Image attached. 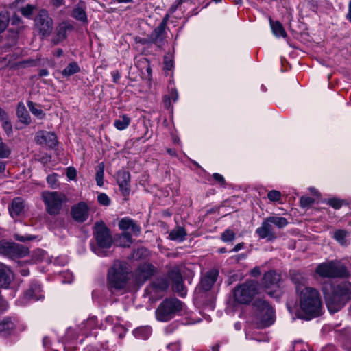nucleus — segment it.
<instances>
[{"label":"nucleus","mask_w":351,"mask_h":351,"mask_svg":"<svg viewBox=\"0 0 351 351\" xmlns=\"http://www.w3.org/2000/svg\"><path fill=\"white\" fill-rule=\"evenodd\" d=\"M322 292L328 311L335 313L351 300V283L344 280L335 285H324Z\"/></svg>","instance_id":"obj_1"},{"label":"nucleus","mask_w":351,"mask_h":351,"mask_svg":"<svg viewBox=\"0 0 351 351\" xmlns=\"http://www.w3.org/2000/svg\"><path fill=\"white\" fill-rule=\"evenodd\" d=\"M300 306L302 312L309 318L315 317L321 314L322 302L320 294L313 287H305L298 293Z\"/></svg>","instance_id":"obj_2"},{"label":"nucleus","mask_w":351,"mask_h":351,"mask_svg":"<svg viewBox=\"0 0 351 351\" xmlns=\"http://www.w3.org/2000/svg\"><path fill=\"white\" fill-rule=\"evenodd\" d=\"M130 269L125 262L117 261L108 270V285L110 290L125 289L129 280Z\"/></svg>","instance_id":"obj_3"},{"label":"nucleus","mask_w":351,"mask_h":351,"mask_svg":"<svg viewBox=\"0 0 351 351\" xmlns=\"http://www.w3.org/2000/svg\"><path fill=\"white\" fill-rule=\"evenodd\" d=\"M184 303L176 298H169L162 300L156 309V319L168 322L181 313Z\"/></svg>","instance_id":"obj_4"},{"label":"nucleus","mask_w":351,"mask_h":351,"mask_svg":"<svg viewBox=\"0 0 351 351\" xmlns=\"http://www.w3.org/2000/svg\"><path fill=\"white\" fill-rule=\"evenodd\" d=\"M94 237L97 247L94 250L95 254L100 256H105L104 249H108L112 245V237L109 228L103 221L96 222L94 226Z\"/></svg>","instance_id":"obj_5"},{"label":"nucleus","mask_w":351,"mask_h":351,"mask_svg":"<svg viewBox=\"0 0 351 351\" xmlns=\"http://www.w3.org/2000/svg\"><path fill=\"white\" fill-rule=\"evenodd\" d=\"M315 271L324 278H345L349 276V271L344 264L336 260L320 263Z\"/></svg>","instance_id":"obj_6"},{"label":"nucleus","mask_w":351,"mask_h":351,"mask_svg":"<svg viewBox=\"0 0 351 351\" xmlns=\"http://www.w3.org/2000/svg\"><path fill=\"white\" fill-rule=\"evenodd\" d=\"M253 308L257 319L260 323H257V327L265 328L274 322L275 315L273 308L263 299H257L253 303Z\"/></svg>","instance_id":"obj_7"},{"label":"nucleus","mask_w":351,"mask_h":351,"mask_svg":"<svg viewBox=\"0 0 351 351\" xmlns=\"http://www.w3.org/2000/svg\"><path fill=\"white\" fill-rule=\"evenodd\" d=\"M42 199L45 205V209L50 215H57L60 213L62 206L66 202V195L57 191H44Z\"/></svg>","instance_id":"obj_8"},{"label":"nucleus","mask_w":351,"mask_h":351,"mask_svg":"<svg viewBox=\"0 0 351 351\" xmlns=\"http://www.w3.org/2000/svg\"><path fill=\"white\" fill-rule=\"evenodd\" d=\"M257 291V282L247 281L234 288L233 298L237 303L246 304L252 301Z\"/></svg>","instance_id":"obj_9"},{"label":"nucleus","mask_w":351,"mask_h":351,"mask_svg":"<svg viewBox=\"0 0 351 351\" xmlns=\"http://www.w3.org/2000/svg\"><path fill=\"white\" fill-rule=\"evenodd\" d=\"M34 27L42 38L49 37L53 29V21L48 11L40 9L34 19Z\"/></svg>","instance_id":"obj_10"},{"label":"nucleus","mask_w":351,"mask_h":351,"mask_svg":"<svg viewBox=\"0 0 351 351\" xmlns=\"http://www.w3.org/2000/svg\"><path fill=\"white\" fill-rule=\"evenodd\" d=\"M28 254V248L22 245L5 240L0 241V254L14 258L23 257Z\"/></svg>","instance_id":"obj_11"},{"label":"nucleus","mask_w":351,"mask_h":351,"mask_svg":"<svg viewBox=\"0 0 351 351\" xmlns=\"http://www.w3.org/2000/svg\"><path fill=\"white\" fill-rule=\"evenodd\" d=\"M256 234L259 239H266L269 242L274 241L278 237L274 227L267 221V217L263 221L261 226L256 228Z\"/></svg>","instance_id":"obj_12"},{"label":"nucleus","mask_w":351,"mask_h":351,"mask_svg":"<svg viewBox=\"0 0 351 351\" xmlns=\"http://www.w3.org/2000/svg\"><path fill=\"white\" fill-rule=\"evenodd\" d=\"M71 215L74 221L83 223L89 217V207L84 202H80L71 207Z\"/></svg>","instance_id":"obj_13"},{"label":"nucleus","mask_w":351,"mask_h":351,"mask_svg":"<svg viewBox=\"0 0 351 351\" xmlns=\"http://www.w3.org/2000/svg\"><path fill=\"white\" fill-rule=\"evenodd\" d=\"M36 142L49 148H53L57 145V136L54 132L41 130L38 132L35 136Z\"/></svg>","instance_id":"obj_14"},{"label":"nucleus","mask_w":351,"mask_h":351,"mask_svg":"<svg viewBox=\"0 0 351 351\" xmlns=\"http://www.w3.org/2000/svg\"><path fill=\"white\" fill-rule=\"evenodd\" d=\"M155 271V267L149 263L141 265L135 271V280L138 285L143 284L151 278Z\"/></svg>","instance_id":"obj_15"},{"label":"nucleus","mask_w":351,"mask_h":351,"mask_svg":"<svg viewBox=\"0 0 351 351\" xmlns=\"http://www.w3.org/2000/svg\"><path fill=\"white\" fill-rule=\"evenodd\" d=\"M167 33L165 29L157 26L149 36L148 40H143L141 43H154L158 47H162L166 42Z\"/></svg>","instance_id":"obj_16"},{"label":"nucleus","mask_w":351,"mask_h":351,"mask_svg":"<svg viewBox=\"0 0 351 351\" xmlns=\"http://www.w3.org/2000/svg\"><path fill=\"white\" fill-rule=\"evenodd\" d=\"M117 182L123 196H128L130 192V174L125 170H120L117 174Z\"/></svg>","instance_id":"obj_17"},{"label":"nucleus","mask_w":351,"mask_h":351,"mask_svg":"<svg viewBox=\"0 0 351 351\" xmlns=\"http://www.w3.org/2000/svg\"><path fill=\"white\" fill-rule=\"evenodd\" d=\"M218 275L219 271L217 269H211L206 272L201 279L199 289L204 291L210 290L216 282Z\"/></svg>","instance_id":"obj_18"},{"label":"nucleus","mask_w":351,"mask_h":351,"mask_svg":"<svg viewBox=\"0 0 351 351\" xmlns=\"http://www.w3.org/2000/svg\"><path fill=\"white\" fill-rule=\"evenodd\" d=\"M43 298L40 285L38 282L31 284L29 288L25 292L23 299L25 300H38Z\"/></svg>","instance_id":"obj_19"},{"label":"nucleus","mask_w":351,"mask_h":351,"mask_svg":"<svg viewBox=\"0 0 351 351\" xmlns=\"http://www.w3.org/2000/svg\"><path fill=\"white\" fill-rule=\"evenodd\" d=\"M72 29H73V25L67 22L60 23L56 29V36L52 39L53 43L57 45L64 40L66 38L67 31Z\"/></svg>","instance_id":"obj_20"},{"label":"nucleus","mask_w":351,"mask_h":351,"mask_svg":"<svg viewBox=\"0 0 351 351\" xmlns=\"http://www.w3.org/2000/svg\"><path fill=\"white\" fill-rule=\"evenodd\" d=\"M291 279L295 285L296 291L300 293L302 289L307 287V278L305 274L300 271H293L291 274Z\"/></svg>","instance_id":"obj_21"},{"label":"nucleus","mask_w":351,"mask_h":351,"mask_svg":"<svg viewBox=\"0 0 351 351\" xmlns=\"http://www.w3.org/2000/svg\"><path fill=\"white\" fill-rule=\"evenodd\" d=\"M280 275L276 271L271 270L264 274L263 284L267 288L278 287Z\"/></svg>","instance_id":"obj_22"},{"label":"nucleus","mask_w":351,"mask_h":351,"mask_svg":"<svg viewBox=\"0 0 351 351\" xmlns=\"http://www.w3.org/2000/svg\"><path fill=\"white\" fill-rule=\"evenodd\" d=\"M13 280L12 271L5 265L0 264V287L7 288Z\"/></svg>","instance_id":"obj_23"},{"label":"nucleus","mask_w":351,"mask_h":351,"mask_svg":"<svg viewBox=\"0 0 351 351\" xmlns=\"http://www.w3.org/2000/svg\"><path fill=\"white\" fill-rule=\"evenodd\" d=\"M12 217H19L24 210V202L21 197H15L8 208Z\"/></svg>","instance_id":"obj_24"},{"label":"nucleus","mask_w":351,"mask_h":351,"mask_svg":"<svg viewBox=\"0 0 351 351\" xmlns=\"http://www.w3.org/2000/svg\"><path fill=\"white\" fill-rule=\"evenodd\" d=\"M16 116L20 122L27 125L30 124V115L23 102H19L17 105Z\"/></svg>","instance_id":"obj_25"},{"label":"nucleus","mask_w":351,"mask_h":351,"mask_svg":"<svg viewBox=\"0 0 351 351\" xmlns=\"http://www.w3.org/2000/svg\"><path fill=\"white\" fill-rule=\"evenodd\" d=\"M14 322L10 317H6L0 322V335H10L15 328Z\"/></svg>","instance_id":"obj_26"},{"label":"nucleus","mask_w":351,"mask_h":351,"mask_svg":"<svg viewBox=\"0 0 351 351\" xmlns=\"http://www.w3.org/2000/svg\"><path fill=\"white\" fill-rule=\"evenodd\" d=\"M71 16L83 23H86L87 15L82 4L78 3L72 10Z\"/></svg>","instance_id":"obj_27"},{"label":"nucleus","mask_w":351,"mask_h":351,"mask_svg":"<svg viewBox=\"0 0 351 351\" xmlns=\"http://www.w3.org/2000/svg\"><path fill=\"white\" fill-rule=\"evenodd\" d=\"M168 287V282L165 278H157L154 280L150 285L149 289L151 291L158 293L165 291Z\"/></svg>","instance_id":"obj_28"},{"label":"nucleus","mask_w":351,"mask_h":351,"mask_svg":"<svg viewBox=\"0 0 351 351\" xmlns=\"http://www.w3.org/2000/svg\"><path fill=\"white\" fill-rule=\"evenodd\" d=\"M186 235L185 229L183 227L178 226L170 232L169 237L172 241L181 242L185 239Z\"/></svg>","instance_id":"obj_29"},{"label":"nucleus","mask_w":351,"mask_h":351,"mask_svg":"<svg viewBox=\"0 0 351 351\" xmlns=\"http://www.w3.org/2000/svg\"><path fill=\"white\" fill-rule=\"evenodd\" d=\"M269 23H270L272 32L276 37H280V36H281L282 38L287 37V33H286L284 27H282V24L279 21H274L270 18Z\"/></svg>","instance_id":"obj_30"},{"label":"nucleus","mask_w":351,"mask_h":351,"mask_svg":"<svg viewBox=\"0 0 351 351\" xmlns=\"http://www.w3.org/2000/svg\"><path fill=\"white\" fill-rule=\"evenodd\" d=\"M80 71V68L77 62H70L66 67L62 71V75L64 77H69L77 73Z\"/></svg>","instance_id":"obj_31"},{"label":"nucleus","mask_w":351,"mask_h":351,"mask_svg":"<svg viewBox=\"0 0 351 351\" xmlns=\"http://www.w3.org/2000/svg\"><path fill=\"white\" fill-rule=\"evenodd\" d=\"M267 218L273 226H275L278 229L283 228L288 224L287 219L283 217L271 216Z\"/></svg>","instance_id":"obj_32"},{"label":"nucleus","mask_w":351,"mask_h":351,"mask_svg":"<svg viewBox=\"0 0 351 351\" xmlns=\"http://www.w3.org/2000/svg\"><path fill=\"white\" fill-rule=\"evenodd\" d=\"M10 21L9 12L6 10L0 12V34L5 32Z\"/></svg>","instance_id":"obj_33"},{"label":"nucleus","mask_w":351,"mask_h":351,"mask_svg":"<svg viewBox=\"0 0 351 351\" xmlns=\"http://www.w3.org/2000/svg\"><path fill=\"white\" fill-rule=\"evenodd\" d=\"M130 119L126 115H122L114 121V125L117 129L123 130L128 128V126L130 125Z\"/></svg>","instance_id":"obj_34"},{"label":"nucleus","mask_w":351,"mask_h":351,"mask_svg":"<svg viewBox=\"0 0 351 351\" xmlns=\"http://www.w3.org/2000/svg\"><path fill=\"white\" fill-rule=\"evenodd\" d=\"M173 290L181 297H184L186 295V288L184 285L183 279L173 282Z\"/></svg>","instance_id":"obj_35"},{"label":"nucleus","mask_w":351,"mask_h":351,"mask_svg":"<svg viewBox=\"0 0 351 351\" xmlns=\"http://www.w3.org/2000/svg\"><path fill=\"white\" fill-rule=\"evenodd\" d=\"M34 5L27 4L24 7H21L19 10L21 14L27 19H31L34 11L36 10Z\"/></svg>","instance_id":"obj_36"},{"label":"nucleus","mask_w":351,"mask_h":351,"mask_svg":"<svg viewBox=\"0 0 351 351\" xmlns=\"http://www.w3.org/2000/svg\"><path fill=\"white\" fill-rule=\"evenodd\" d=\"M348 232L344 230H337L333 234V238L341 245L346 244V237Z\"/></svg>","instance_id":"obj_37"},{"label":"nucleus","mask_w":351,"mask_h":351,"mask_svg":"<svg viewBox=\"0 0 351 351\" xmlns=\"http://www.w3.org/2000/svg\"><path fill=\"white\" fill-rule=\"evenodd\" d=\"M27 106L30 112L36 117L39 119H43L45 117V113L43 110L40 108L36 107V104L33 101H27Z\"/></svg>","instance_id":"obj_38"},{"label":"nucleus","mask_w":351,"mask_h":351,"mask_svg":"<svg viewBox=\"0 0 351 351\" xmlns=\"http://www.w3.org/2000/svg\"><path fill=\"white\" fill-rule=\"evenodd\" d=\"M97 167L98 169L95 174V180L97 184L99 186H102L104 185V165L103 163H100Z\"/></svg>","instance_id":"obj_39"},{"label":"nucleus","mask_w":351,"mask_h":351,"mask_svg":"<svg viewBox=\"0 0 351 351\" xmlns=\"http://www.w3.org/2000/svg\"><path fill=\"white\" fill-rule=\"evenodd\" d=\"M151 334V329L148 327L137 328L134 331V335L138 338L143 339H147Z\"/></svg>","instance_id":"obj_40"},{"label":"nucleus","mask_w":351,"mask_h":351,"mask_svg":"<svg viewBox=\"0 0 351 351\" xmlns=\"http://www.w3.org/2000/svg\"><path fill=\"white\" fill-rule=\"evenodd\" d=\"M169 276L171 279L172 282L181 280L182 279V276L180 273V269L178 266L173 267L169 271Z\"/></svg>","instance_id":"obj_41"},{"label":"nucleus","mask_w":351,"mask_h":351,"mask_svg":"<svg viewBox=\"0 0 351 351\" xmlns=\"http://www.w3.org/2000/svg\"><path fill=\"white\" fill-rule=\"evenodd\" d=\"M11 150L0 138V158H7L10 156Z\"/></svg>","instance_id":"obj_42"},{"label":"nucleus","mask_w":351,"mask_h":351,"mask_svg":"<svg viewBox=\"0 0 351 351\" xmlns=\"http://www.w3.org/2000/svg\"><path fill=\"white\" fill-rule=\"evenodd\" d=\"M221 239L223 242H232L235 239V233L232 230L227 229L221 234Z\"/></svg>","instance_id":"obj_43"},{"label":"nucleus","mask_w":351,"mask_h":351,"mask_svg":"<svg viewBox=\"0 0 351 351\" xmlns=\"http://www.w3.org/2000/svg\"><path fill=\"white\" fill-rule=\"evenodd\" d=\"M2 122V128L3 129L4 132L7 134L8 136H10L12 135L13 130H12V125L11 122L9 121V118H6V119H4L1 121Z\"/></svg>","instance_id":"obj_44"},{"label":"nucleus","mask_w":351,"mask_h":351,"mask_svg":"<svg viewBox=\"0 0 351 351\" xmlns=\"http://www.w3.org/2000/svg\"><path fill=\"white\" fill-rule=\"evenodd\" d=\"M120 241L122 246L129 247L132 242L131 234L128 232L123 233L120 237Z\"/></svg>","instance_id":"obj_45"},{"label":"nucleus","mask_w":351,"mask_h":351,"mask_svg":"<svg viewBox=\"0 0 351 351\" xmlns=\"http://www.w3.org/2000/svg\"><path fill=\"white\" fill-rule=\"evenodd\" d=\"M38 61L34 59H28L23 61H20L17 63V66L21 68L31 67L37 66Z\"/></svg>","instance_id":"obj_46"},{"label":"nucleus","mask_w":351,"mask_h":351,"mask_svg":"<svg viewBox=\"0 0 351 351\" xmlns=\"http://www.w3.org/2000/svg\"><path fill=\"white\" fill-rule=\"evenodd\" d=\"M315 200L313 198L308 197V196H302L300 199V206L302 208H308L311 206Z\"/></svg>","instance_id":"obj_47"},{"label":"nucleus","mask_w":351,"mask_h":351,"mask_svg":"<svg viewBox=\"0 0 351 351\" xmlns=\"http://www.w3.org/2000/svg\"><path fill=\"white\" fill-rule=\"evenodd\" d=\"M133 220L130 219L124 218L122 219L119 223V227L122 230H127L130 228L132 224Z\"/></svg>","instance_id":"obj_48"},{"label":"nucleus","mask_w":351,"mask_h":351,"mask_svg":"<svg viewBox=\"0 0 351 351\" xmlns=\"http://www.w3.org/2000/svg\"><path fill=\"white\" fill-rule=\"evenodd\" d=\"M267 197L271 202H278L281 199V193L276 190H271L267 193Z\"/></svg>","instance_id":"obj_49"},{"label":"nucleus","mask_w":351,"mask_h":351,"mask_svg":"<svg viewBox=\"0 0 351 351\" xmlns=\"http://www.w3.org/2000/svg\"><path fill=\"white\" fill-rule=\"evenodd\" d=\"M14 238L16 241H19L21 242H25L27 241H32V240L35 239L36 238V237L32 236L30 234H26V235L23 236V235H21L19 234L16 233L14 234Z\"/></svg>","instance_id":"obj_50"},{"label":"nucleus","mask_w":351,"mask_h":351,"mask_svg":"<svg viewBox=\"0 0 351 351\" xmlns=\"http://www.w3.org/2000/svg\"><path fill=\"white\" fill-rule=\"evenodd\" d=\"M97 201L100 204L106 206H109L110 204V199L105 193H100L97 196Z\"/></svg>","instance_id":"obj_51"},{"label":"nucleus","mask_w":351,"mask_h":351,"mask_svg":"<svg viewBox=\"0 0 351 351\" xmlns=\"http://www.w3.org/2000/svg\"><path fill=\"white\" fill-rule=\"evenodd\" d=\"M328 204L335 209H339L342 206V202L340 199L336 198L329 199Z\"/></svg>","instance_id":"obj_52"},{"label":"nucleus","mask_w":351,"mask_h":351,"mask_svg":"<svg viewBox=\"0 0 351 351\" xmlns=\"http://www.w3.org/2000/svg\"><path fill=\"white\" fill-rule=\"evenodd\" d=\"M77 175L76 169L74 167H69L66 169V176L69 180H73Z\"/></svg>","instance_id":"obj_53"},{"label":"nucleus","mask_w":351,"mask_h":351,"mask_svg":"<svg viewBox=\"0 0 351 351\" xmlns=\"http://www.w3.org/2000/svg\"><path fill=\"white\" fill-rule=\"evenodd\" d=\"M57 181V174H51L47 177V183L53 188H54V186L56 184Z\"/></svg>","instance_id":"obj_54"},{"label":"nucleus","mask_w":351,"mask_h":351,"mask_svg":"<svg viewBox=\"0 0 351 351\" xmlns=\"http://www.w3.org/2000/svg\"><path fill=\"white\" fill-rule=\"evenodd\" d=\"M213 178H214V180L215 181L219 182L221 186H225L226 185L225 179L223 177V176H221V174L217 173H215L213 175Z\"/></svg>","instance_id":"obj_55"},{"label":"nucleus","mask_w":351,"mask_h":351,"mask_svg":"<svg viewBox=\"0 0 351 351\" xmlns=\"http://www.w3.org/2000/svg\"><path fill=\"white\" fill-rule=\"evenodd\" d=\"M165 69L170 71L173 66V60L169 59V57L165 56L164 58Z\"/></svg>","instance_id":"obj_56"},{"label":"nucleus","mask_w":351,"mask_h":351,"mask_svg":"<svg viewBox=\"0 0 351 351\" xmlns=\"http://www.w3.org/2000/svg\"><path fill=\"white\" fill-rule=\"evenodd\" d=\"M130 229L131 230V231L133 232V234L135 236L138 235L141 232L140 226L138 224H136L134 221H133L132 224L131 225Z\"/></svg>","instance_id":"obj_57"},{"label":"nucleus","mask_w":351,"mask_h":351,"mask_svg":"<svg viewBox=\"0 0 351 351\" xmlns=\"http://www.w3.org/2000/svg\"><path fill=\"white\" fill-rule=\"evenodd\" d=\"M10 21L12 25H17L22 23L21 18L17 14H14L12 18H10Z\"/></svg>","instance_id":"obj_58"},{"label":"nucleus","mask_w":351,"mask_h":351,"mask_svg":"<svg viewBox=\"0 0 351 351\" xmlns=\"http://www.w3.org/2000/svg\"><path fill=\"white\" fill-rule=\"evenodd\" d=\"M112 77L113 78V82L118 83V82L121 77V74L118 71H114L112 73Z\"/></svg>","instance_id":"obj_59"},{"label":"nucleus","mask_w":351,"mask_h":351,"mask_svg":"<svg viewBox=\"0 0 351 351\" xmlns=\"http://www.w3.org/2000/svg\"><path fill=\"white\" fill-rule=\"evenodd\" d=\"M169 18V14H166L164 16V18L162 19L161 23L158 25V26H160V27H161L162 28L166 29Z\"/></svg>","instance_id":"obj_60"},{"label":"nucleus","mask_w":351,"mask_h":351,"mask_svg":"<svg viewBox=\"0 0 351 351\" xmlns=\"http://www.w3.org/2000/svg\"><path fill=\"white\" fill-rule=\"evenodd\" d=\"M244 243H239L238 244H237L232 250H230V252H238L240 250L243 249L244 247Z\"/></svg>","instance_id":"obj_61"},{"label":"nucleus","mask_w":351,"mask_h":351,"mask_svg":"<svg viewBox=\"0 0 351 351\" xmlns=\"http://www.w3.org/2000/svg\"><path fill=\"white\" fill-rule=\"evenodd\" d=\"M8 117L7 112L0 107V120L1 121Z\"/></svg>","instance_id":"obj_62"},{"label":"nucleus","mask_w":351,"mask_h":351,"mask_svg":"<svg viewBox=\"0 0 351 351\" xmlns=\"http://www.w3.org/2000/svg\"><path fill=\"white\" fill-rule=\"evenodd\" d=\"M251 274L254 277L259 276L261 274L260 268L258 267L253 268L251 271Z\"/></svg>","instance_id":"obj_63"},{"label":"nucleus","mask_w":351,"mask_h":351,"mask_svg":"<svg viewBox=\"0 0 351 351\" xmlns=\"http://www.w3.org/2000/svg\"><path fill=\"white\" fill-rule=\"evenodd\" d=\"M53 6L58 8L64 4V0H51Z\"/></svg>","instance_id":"obj_64"}]
</instances>
